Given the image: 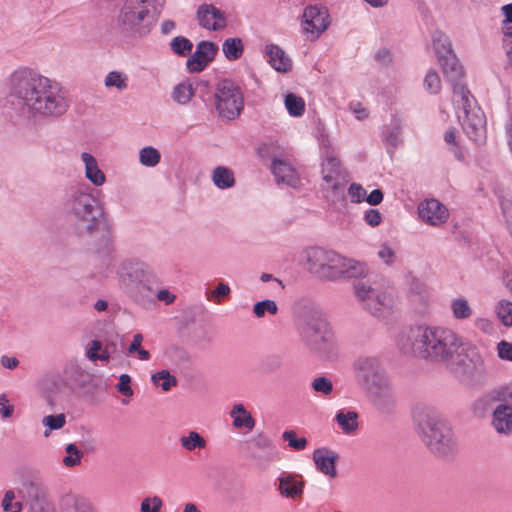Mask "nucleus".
I'll list each match as a JSON object with an SVG mask.
<instances>
[{
	"label": "nucleus",
	"mask_w": 512,
	"mask_h": 512,
	"mask_svg": "<svg viewBox=\"0 0 512 512\" xmlns=\"http://www.w3.org/2000/svg\"><path fill=\"white\" fill-rule=\"evenodd\" d=\"M397 345L406 354L440 364L465 384L482 383L487 375L484 358L477 352L464 353L463 339L453 330L425 324L404 328Z\"/></svg>",
	"instance_id": "1"
},
{
	"label": "nucleus",
	"mask_w": 512,
	"mask_h": 512,
	"mask_svg": "<svg viewBox=\"0 0 512 512\" xmlns=\"http://www.w3.org/2000/svg\"><path fill=\"white\" fill-rule=\"evenodd\" d=\"M7 104L19 116L29 120L54 119L68 110L67 91L30 68L15 70L9 77Z\"/></svg>",
	"instance_id": "2"
},
{
	"label": "nucleus",
	"mask_w": 512,
	"mask_h": 512,
	"mask_svg": "<svg viewBox=\"0 0 512 512\" xmlns=\"http://www.w3.org/2000/svg\"><path fill=\"white\" fill-rule=\"evenodd\" d=\"M68 209L76 218L81 233L100 234L97 252L99 254H110L112 236L104 208L99 200L89 192V187H78L71 192L68 199Z\"/></svg>",
	"instance_id": "3"
},
{
	"label": "nucleus",
	"mask_w": 512,
	"mask_h": 512,
	"mask_svg": "<svg viewBox=\"0 0 512 512\" xmlns=\"http://www.w3.org/2000/svg\"><path fill=\"white\" fill-rule=\"evenodd\" d=\"M164 5L165 0H123L114 20L119 39L132 43L147 36Z\"/></svg>",
	"instance_id": "4"
},
{
	"label": "nucleus",
	"mask_w": 512,
	"mask_h": 512,
	"mask_svg": "<svg viewBox=\"0 0 512 512\" xmlns=\"http://www.w3.org/2000/svg\"><path fill=\"white\" fill-rule=\"evenodd\" d=\"M454 103L461 112L458 118L467 136L476 143L486 138V120L480 107L474 105V98L464 85H454Z\"/></svg>",
	"instance_id": "5"
},
{
	"label": "nucleus",
	"mask_w": 512,
	"mask_h": 512,
	"mask_svg": "<svg viewBox=\"0 0 512 512\" xmlns=\"http://www.w3.org/2000/svg\"><path fill=\"white\" fill-rule=\"evenodd\" d=\"M353 369L361 389L374 403L380 401L384 393V359L382 355L358 357Z\"/></svg>",
	"instance_id": "6"
},
{
	"label": "nucleus",
	"mask_w": 512,
	"mask_h": 512,
	"mask_svg": "<svg viewBox=\"0 0 512 512\" xmlns=\"http://www.w3.org/2000/svg\"><path fill=\"white\" fill-rule=\"evenodd\" d=\"M298 329L302 341L312 351L324 354L335 345V336L329 323L317 313L305 314Z\"/></svg>",
	"instance_id": "7"
},
{
	"label": "nucleus",
	"mask_w": 512,
	"mask_h": 512,
	"mask_svg": "<svg viewBox=\"0 0 512 512\" xmlns=\"http://www.w3.org/2000/svg\"><path fill=\"white\" fill-rule=\"evenodd\" d=\"M213 98L215 110L223 120H235L244 109L241 88L231 79L224 78L216 83Z\"/></svg>",
	"instance_id": "8"
},
{
	"label": "nucleus",
	"mask_w": 512,
	"mask_h": 512,
	"mask_svg": "<svg viewBox=\"0 0 512 512\" xmlns=\"http://www.w3.org/2000/svg\"><path fill=\"white\" fill-rule=\"evenodd\" d=\"M308 270L321 279L335 281L343 268L344 257L333 250L311 247L305 251Z\"/></svg>",
	"instance_id": "9"
},
{
	"label": "nucleus",
	"mask_w": 512,
	"mask_h": 512,
	"mask_svg": "<svg viewBox=\"0 0 512 512\" xmlns=\"http://www.w3.org/2000/svg\"><path fill=\"white\" fill-rule=\"evenodd\" d=\"M441 415L431 406L416 404L412 409V422L416 434L422 443L428 448L438 429L443 422Z\"/></svg>",
	"instance_id": "10"
},
{
	"label": "nucleus",
	"mask_w": 512,
	"mask_h": 512,
	"mask_svg": "<svg viewBox=\"0 0 512 512\" xmlns=\"http://www.w3.org/2000/svg\"><path fill=\"white\" fill-rule=\"evenodd\" d=\"M121 283L131 296H135L136 292L143 289L149 290L146 285L148 280L146 265L136 260L124 261L120 271Z\"/></svg>",
	"instance_id": "11"
},
{
	"label": "nucleus",
	"mask_w": 512,
	"mask_h": 512,
	"mask_svg": "<svg viewBox=\"0 0 512 512\" xmlns=\"http://www.w3.org/2000/svg\"><path fill=\"white\" fill-rule=\"evenodd\" d=\"M428 450L441 458H448L455 454L457 443L453 431L448 423L443 420L437 429Z\"/></svg>",
	"instance_id": "12"
},
{
	"label": "nucleus",
	"mask_w": 512,
	"mask_h": 512,
	"mask_svg": "<svg viewBox=\"0 0 512 512\" xmlns=\"http://www.w3.org/2000/svg\"><path fill=\"white\" fill-rule=\"evenodd\" d=\"M303 30L311 33L312 39H316L329 26V14L326 7L322 5H310L304 9Z\"/></svg>",
	"instance_id": "13"
},
{
	"label": "nucleus",
	"mask_w": 512,
	"mask_h": 512,
	"mask_svg": "<svg viewBox=\"0 0 512 512\" xmlns=\"http://www.w3.org/2000/svg\"><path fill=\"white\" fill-rule=\"evenodd\" d=\"M217 52V44L210 41H200L194 53L187 59L188 71L191 73L202 72L214 60Z\"/></svg>",
	"instance_id": "14"
},
{
	"label": "nucleus",
	"mask_w": 512,
	"mask_h": 512,
	"mask_svg": "<svg viewBox=\"0 0 512 512\" xmlns=\"http://www.w3.org/2000/svg\"><path fill=\"white\" fill-rule=\"evenodd\" d=\"M305 483L301 474L282 472L276 480V490L282 497L297 501L303 497Z\"/></svg>",
	"instance_id": "15"
},
{
	"label": "nucleus",
	"mask_w": 512,
	"mask_h": 512,
	"mask_svg": "<svg viewBox=\"0 0 512 512\" xmlns=\"http://www.w3.org/2000/svg\"><path fill=\"white\" fill-rule=\"evenodd\" d=\"M353 287L357 298L362 302L364 308L373 316L382 318L384 315V304L380 294L362 280L356 281Z\"/></svg>",
	"instance_id": "16"
},
{
	"label": "nucleus",
	"mask_w": 512,
	"mask_h": 512,
	"mask_svg": "<svg viewBox=\"0 0 512 512\" xmlns=\"http://www.w3.org/2000/svg\"><path fill=\"white\" fill-rule=\"evenodd\" d=\"M25 490L30 512H56L42 483L32 481L26 485Z\"/></svg>",
	"instance_id": "17"
},
{
	"label": "nucleus",
	"mask_w": 512,
	"mask_h": 512,
	"mask_svg": "<svg viewBox=\"0 0 512 512\" xmlns=\"http://www.w3.org/2000/svg\"><path fill=\"white\" fill-rule=\"evenodd\" d=\"M196 16L199 25L208 30L218 31L227 25L225 13L212 4L200 5Z\"/></svg>",
	"instance_id": "18"
},
{
	"label": "nucleus",
	"mask_w": 512,
	"mask_h": 512,
	"mask_svg": "<svg viewBox=\"0 0 512 512\" xmlns=\"http://www.w3.org/2000/svg\"><path fill=\"white\" fill-rule=\"evenodd\" d=\"M418 212L420 218L432 226L441 225L448 218L447 208L436 199H429L420 203Z\"/></svg>",
	"instance_id": "19"
},
{
	"label": "nucleus",
	"mask_w": 512,
	"mask_h": 512,
	"mask_svg": "<svg viewBox=\"0 0 512 512\" xmlns=\"http://www.w3.org/2000/svg\"><path fill=\"white\" fill-rule=\"evenodd\" d=\"M322 176L323 180L333 191L341 188L345 176L340 160L336 156L332 154L326 156L322 163Z\"/></svg>",
	"instance_id": "20"
},
{
	"label": "nucleus",
	"mask_w": 512,
	"mask_h": 512,
	"mask_svg": "<svg viewBox=\"0 0 512 512\" xmlns=\"http://www.w3.org/2000/svg\"><path fill=\"white\" fill-rule=\"evenodd\" d=\"M338 459V454L326 447L317 448L313 452L316 469L330 478L337 476L336 464Z\"/></svg>",
	"instance_id": "21"
},
{
	"label": "nucleus",
	"mask_w": 512,
	"mask_h": 512,
	"mask_svg": "<svg viewBox=\"0 0 512 512\" xmlns=\"http://www.w3.org/2000/svg\"><path fill=\"white\" fill-rule=\"evenodd\" d=\"M491 425L498 434H512V407L508 403H499L492 412Z\"/></svg>",
	"instance_id": "22"
},
{
	"label": "nucleus",
	"mask_w": 512,
	"mask_h": 512,
	"mask_svg": "<svg viewBox=\"0 0 512 512\" xmlns=\"http://www.w3.org/2000/svg\"><path fill=\"white\" fill-rule=\"evenodd\" d=\"M271 170L277 183H283L290 187H297L300 183L296 170L286 161L274 158Z\"/></svg>",
	"instance_id": "23"
},
{
	"label": "nucleus",
	"mask_w": 512,
	"mask_h": 512,
	"mask_svg": "<svg viewBox=\"0 0 512 512\" xmlns=\"http://www.w3.org/2000/svg\"><path fill=\"white\" fill-rule=\"evenodd\" d=\"M268 63L278 72H288L292 68L290 58L284 50L276 44H268L265 47Z\"/></svg>",
	"instance_id": "24"
},
{
	"label": "nucleus",
	"mask_w": 512,
	"mask_h": 512,
	"mask_svg": "<svg viewBox=\"0 0 512 512\" xmlns=\"http://www.w3.org/2000/svg\"><path fill=\"white\" fill-rule=\"evenodd\" d=\"M439 63L446 79L451 82L453 89L455 84L463 85L460 82L463 77V69L455 53L449 56H442V58L439 59Z\"/></svg>",
	"instance_id": "25"
},
{
	"label": "nucleus",
	"mask_w": 512,
	"mask_h": 512,
	"mask_svg": "<svg viewBox=\"0 0 512 512\" xmlns=\"http://www.w3.org/2000/svg\"><path fill=\"white\" fill-rule=\"evenodd\" d=\"M359 414L354 410H339L335 415V421L346 435H353L359 428Z\"/></svg>",
	"instance_id": "26"
},
{
	"label": "nucleus",
	"mask_w": 512,
	"mask_h": 512,
	"mask_svg": "<svg viewBox=\"0 0 512 512\" xmlns=\"http://www.w3.org/2000/svg\"><path fill=\"white\" fill-rule=\"evenodd\" d=\"M81 159L85 164L86 178L95 186H101L105 182V174L99 169L97 161L90 153L83 152Z\"/></svg>",
	"instance_id": "27"
},
{
	"label": "nucleus",
	"mask_w": 512,
	"mask_h": 512,
	"mask_svg": "<svg viewBox=\"0 0 512 512\" xmlns=\"http://www.w3.org/2000/svg\"><path fill=\"white\" fill-rule=\"evenodd\" d=\"M367 273L368 268L365 263L344 257L343 268H341V272L339 273V279L365 277Z\"/></svg>",
	"instance_id": "28"
},
{
	"label": "nucleus",
	"mask_w": 512,
	"mask_h": 512,
	"mask_svg": "<svg viewBox=\"0 0 512 512\" xmlns=\"http://www.w3.org/2000/svg\"><path fill=\"white\" fill-rule=\"evenodd\" d=\"M230 416L233 418V425L236 428L245 427L252 430L255 427V419L243 404H235L230 412Z\"/></svg>",
	"instance_id": "29"
},
{
	"label": "nucleus",
	"mask_w": 512,
	"mask_h": 512,
	"mask_svg": "<svg viewBox=\"0 0 512 512\" xmlns=\"http://www.w3.org/2000/svg\"><path fill=\"white\" fill-rule=\"evenodd\" d=\"M433 48L438 56H449L454 53L449 37L442 31H435L432 36Z\"/></svg>",
	"instance_id": "30"
},
{
	"label": "nucleus",
	"mask_w": 512,
	"mask_h": 512,
	"mask_svg": "<svg viewBox=\"0 0 512 512\" xmlns=\"http://www.w3.org/2000/svg\"><path fill=\"white\" fill-rule=\"evenodd\" d=\"M212 180L215 186L220 189H227L235 184L232 170L224 166H218L213 170Z\"/></svg>",
	"instance_id": "31"
},
{
	"label": "nucleus",
	"mask_w": 512,
	"mask_h": 512,
	"mask_svg": "<svg viewBox=\"0 0 512 512\" xmlns=\"http://www.w3.org/2000/svg\"><path fill=\"white\" fill-rule=\"evenodd\" d=\"M179 442L181 447L189 452L202 450L207 446L205 438L196 431H190L187 435L180 437Z\"/></svg>",
	"instance_id": "32"
},
{
	"label": "nucleus",
	"mask_w": 512,
	"mask_h": 512,
	"mask_svg": "<svg viewBox=\"0 0 512 512\" xmlns=\"http://www.w3.org/2000/svg\"><path fill=\"white\" fill-rule=\"evenodd\" d=\"M222 50L228 60H238L243 55V42L240 38H228L223 42Z\"/></svg>",
	"instance_id": "33"
},
{
	"label": "nucleus",
	"mask_w": 512,
	"mask_h": 512,
	"mask_svg": "<svg viewBox=\"0 0 512 512\" xmlns=\"http://www.w3.org/2000/svg\"><path fill=\"white\" fill-rule=\"evenodd\" d=\"M284 103L289 115L293 117L302 116L305 112L304 99L294 93L286 94Z\"/></svg>",
	"instance_id": "34"
},
{
	"label": "nucleus",
	"mask_w": 512,
	"mask_h": 512,
	"mask_svg": "<svg viewBox=\"0 0 512 512\" xmlns=\"http://www.w3.org/2000/svg\"><path fill=\"white\" fill-rule=\"evenodd\" d=\"M160 160V152L152 146H146L139 152V161L143 166L155 167L157 164H159Z\"/></svg>",
	"instance_id": "35"
},
{
	"label": "nucleus",
	"mask_w": 512,
	"mask_h": 512,
	"mask_svg": "<svg viewBox=\"0 0 512 512\" xmlns=\"http://www.w3.org/2000/svg\"><path fill=\"white\" fill-rule=\"evenodd\" d=\"M195 90L190 83L178 84L172 93V98L179 104H187L194 96Z\"/></svg>",
	"instance_id": "36"
},
{
	"label": "nucleus",
	"mask_w": 512,
	"mask_h": 512,
	"mask_svg": "<svg viewBox=\"0 0 512 512\" xmlns=\"http://www.w3.org/2000/svg\"><path fill=\"white\" fill-rule=\"evenodd\" d=\"M170 48L176 55L185 57L190 55L193 48V43L184 36H176L170 42Z\"/></svg>",
	"instance_id": "37"
},
{
	"label": "nucleus",
	"mask_w": 512,
	"mask_h": 512,
	"mask_svg": "<svg viewBox=\"0 0 512 512\" xmlns=\"http://www.w3.org/2000/svg\"><path fill=\"white\" fill-rule=\"evenodd\" d=\"M155 385L161 386L163 391H169L173 386L177 385V379L167 370L156 372L151 377Z\"/></svg>",
	"instance_id": "38"
},
{
	"label": "nucleus",
	"mask_w": 512,
	"mask_h": 512,
	"mask_svg": "<svg viewBox=\"0 0 512 512\" xmlns=\"http://www.w3.org/2000/svg\"><path fill=\"white\" fill-rule=\"evenodd\" d=\"M106 87H116L119 91H123L128 87V77L119 71H111L105 77Z\"/></svg>",
	"instance_id": "39"
},
{
	"label": "nucleus",
	"mask_w": 512,
	"mask_h": 512,
	"mask_svg": "<svg viewBox=\"0 0 512 512\" xmlns=\"http://www.w3.org/2000/svg\"><path fill=\"white\" fill-rule=\"evenodd\" d=\"M451 310L456 319H467L472 315V309L464 298L454 299L451 303Z\"/></svg>",
	"instance_id": "40"
},
{
	"label": "nucleus",
	"mask_w": 512,
	"mask_h": 512,
	"mask_svg": "<svg viewBox=\"0 0 512 512\" xmlns=\"http://www.w3.org/2000/svg\"><path fill=\"white\" fill-rule=\"evenodd\" d=\"M311 388L315 393L327 397L333 392V383L330 378L326 376H319L311 382Z\"/></svg>",
	"instance_id": "41"
},
{
	"label": "nucleus",
	"mask_w": 512,
	"mask_h": 512,
	"mask_svg": "<svg viewBox=\"0 0 512 512\" xmlns=\"http://www.w3.org/2000/svg\"><path fill=\"white\" fill-rule=\"evenodd\" d=\"M65 451L67 455L63 458L62 462L66 467H74L80 464L83 452L76 446V444H68Z\"/></svg>",
	"instance_id": "42"
},
{
	"label": "nucleus",
	"mask_w": 512,
	"mask_h": 512,
	"mask_svg": "<svg viewBox=\"0 0 512 512\" xmlns=\"http://www.w3.org/2000/svg\"><path fill=\"white\" fill-rule=\"evenodd\" d=\"M284 441L288 442L290 448L296 451L304 450L308 444L305 437H298L296 432L293 430H286L282 434Z\"/></svg>",
	"instance_id": "43"
},
{
	"label": "nucleus",
	"mask_w": 512,
	"mask_h": 512,
	"mask_svg": "<svg viewBox=\"0 0 512 512\" xmlns=\"http://www.w3.org/2000/svg\"><path fill=\"white\" fill-rule=\"evenodd\" d=\"M400 131L401 119L398 116H393L391 129L389 131L386 130V143H389L393 147H397L401 143Z\"/></svg>",
	"instance_id": "44"
},
{
	"label": "nucleus",
	"mask_w": 512,
	"mask_h": 512,
	"mask_svg": "<svg viewBox=\"0 0 512 512\" xmlns=\"http://www.w3.org/2000/svg\"><path fill=\"white\" fill-rule=\"evenodd\" d=\"M253 312L256 315V317L261 318L265 316L266 312H268L271 315L277 314L278 307L275 301L265 299L254 304Z\"/></svg>",
	"instance_id": "45"
},
{
	"label": "nucleus",
	"mask_w": 512,
	"mask_h": 512,
	"mask_svg": "<svg viewBox=\"0 0 512 512\" xmlns=\"http://www.w3.org/2000/svg\"><path fill=\"white\" fill-rule=\"evenodd\" d=\"M497 315L505 326H512V302L501 300L497 306Z\"/></svg>",
	"instance_id": "46"
},
{
	"label": "nucleus",
	"mask_w": 512,
	"mask_h": 512,
	"mask_svg": "<svg viewBox=\"0 0 512 512\" xmlns=\"http://www.w3.org/2000/svg\"><path fill=\"white\" fill-rule=\"evenodd\" d=\"M424 86L427 91L436 94L441 89V80L436 71L430 70L424 79Z\"/></svg>",
	"instance_id": "47"
},
{
	"label": "nucleus",
	"mask_w": 512,
	"mask_h": 512,
	"mask_svg": "<svg viewBox=\"0 0 512 512\" xmlns=\"http://www.w3.org/2000/svg\"><path fill=\"white\" fill-rule=\"evenodd\" d=\"M42 423L44 426L48 427L50 431L58 430L66 424V416L63 413L57 415H48L43 418Z\"/></svg>",
	"instance_id": "48"
},
{
	"label": "nucleus",
	"mask_w": 512,
	"mask_h": 512,
	"mask_svg": "<svg viewBox=\"0 0 512 512\" xmlns=\"http://www.w3.org/2000/svg\"><path fill=\"white\" fill-rule=\"evenodd\" d=\"M15 494L12 490H8L2 500V508L5 512H21L22 504L20 502H13Z\"/></svg>",
	"instance_id": "49"
},
{
	"label": "nucleus",
	"mask_w": 512,
	"mask_h": 512,
	"mask_svg": "<svg viewBox=\"0 0 512 512\" xmlns=\"http://www.w3.org/2000/svg\"><path fill=\"white\" fill-rule=\"evenodd\" d=\"M163 505L159 496L147 497L141 503V512H160Z\"/></svg>",
	"instance_id": "50"
},
{
	"label": "nucleus",
	"mask_w": 512,
	"mask_h": 512,
	"mask_svg": "<svg viewBox=\"0 0 512 512\" xmlns=\"http://www.w3.org/2000/svg\"><path fill=\"white\" fill-rule=\"evenodd\" d=\"M348 197L353 203H361L365 200L366 190L361 184L352 183L348 188Z\"/></svg>",
	"instance_id": "51"
},
{
	"label": "nucleus",
	"mask_w": 512,
	"mask_h": 512,
	"mask_svg": "<svg viewBox=\"0 0 512 512\" xmlns=\"http://www.w3.org/2000/svg\"><path fill=\"white\" fill-rule=\"evenodd\" d=\"M131 378L128 374H122L119 377V382L117 384V391L125 397H131L133 395V390L131 388Z\"/></svg>",
	"instance_id": "52"
},
{
	"label": "nucleus",
	"mask_w": 512,
	"mask_h": 512,
	"mask_svg": "<svg viewBox=\"0 0 512 512\" xmlns=\"http://www.w3.org/2000/svg\"><path fill=\"white\" fill-rule=\"evenodd\" d=\"M505 19L504 23V34L508 37H512V3L506 4L501 8Z\"/></svg>",
	"instance_id": "53"
},
{
	"label": "nucleus",
	"mask_w": 512,
	"mask_h": 512,
	"mask_svg": "<svg viewBox=\"0 0 512 512\" xmlns=\"http://www.w3.org/2000/svg\"><path fill=\"white\" fill-rule=\"evenodd\" d=\"M497 354L502 360L512 361V343L500 341L497 344Z\"/></svg>",
	"instance_id": "54"
},
{
	"label": "nucleus",
	"mask_w": 512,
	"mask_h": 512,
	"mask_svg": "<svg viewBox=\"0 0 512 512\" xmlns=\"http://www.w3.org/2000/svg\"><path fill=\"white\" fill-rule=\"evenodd\" d=\"M230 294V287L223 283V282H220L216 287L215 289L212 291V296L214 298V301L218 304L221 303V297H226Z\"/></svg>",
	"instance_id": "55"
},
{
	"label": "nucleus",
	"mask_w": 512,
	"mask_h": 512,
	"mask_svg": "<svg viewBox=\"0 0 512 512\" xmlns=\"http://www.w3.org/2000/svg\"><path fill=\"white\" fill-rule=\"evenodd\" d=\"M102 343L99 340H92L89 348L87 350V357L91 361H97L98 360V354L102 350Z\"/></svg>",
	"instance_id": "56"
},
{
	"label": "nucleus",
	"mask_w": 512,
	"mask_h": 512,
	"mask_svg": "<svg viewBox=\"0 0 512 512\" xmlns=\"http://www.w3.org/2000/svg\"><path fill=\"white\" fill-rule=\"evenodd\" d=\"M367 224L374 227L381 223V213L376 209H369L364 215Z\"/></svg>",
	"instance_id": "57"
},
{
	"label": "nucleus",
	"mask_w": 512,
	"mask_h": 512,
	"mask_svg": "<svg viewBox=\"0 0 512 512\" xmlns=\"http://www.w3.org/2000/svg\"><path fill=\"white\" fill-rule=\"evenodd\" d=\"M502 212L506 219V223L510 234L512 236V202L510 201H502L501 202Z\"/></svg>",
	"instance_id": "58"
},
{
	"label": "nucleus",
	"mask_w": 512,
	"mask_h": 512,
	"mask_svg": "<svg viewBox=\"0 0 512 512\" xmlns=\"http://www.w3.org/2000/svg\"><path fill=\"white\" fill-rule=\"evenodd\" d=\"M383 192L381 189L373 190L369 195L366 194L365 201L370 205H378L383 200Z\"/></svg>",
	"instance_id": "59"
},
{
	"label": "nucleus",
	"mask_w": 512,
	"mask_h": 512,
	"mask_svg": "<svg viewBox=\"0 0 512 512\" xmlns=\"http://www.w3.org/2000/svg\"><path fill=\"white\" fill-rule=\"evenodd\" d=\"M0 362L4 368L11 369V370L15 369L19 365V360L16 357H10L7 355H3L1 357Z\"/></svg>",
	"instance_id": "60"
},
{
	"label": "nucleus",
	"mask_w": 512,
	"mask_h": 512,
	"mask_svg": "<svg viewBox=\"0 0 512 512\" xmlns=\"http://www.w3.org/2000/svg\"><path fill=\"white\" fill-rule=\"evenodd\" d=\"M157 298L160 301H164L166 304H171L175 300V296L171 294L167 289L159 290L157 293Z\"/></svg>",
	"instance_id": "61"
},
{
	"label": "nucleus",
	"mask_w": 512,
	"mask_h": 512,
	"mask_svg": "<svg viewBox=\"0 0 512 512\" xmlns=\"http://www.w3.org/2000/svg\"><path fill=\"white\" fill-rule=\"evenodd\" d=\"M475 324L479 329L486 333H491L493 331L492 323L487 319H478Z\"/></svg>",
	"instance_id": "62"
},
{
	"label": "nucleus",
	"mask_w": 512,
	"mask_h": 512,
	"mask_svg": "<svg viewBox=\"0 0 512 512\" xmlns=\"http://www.w3.org/2000/svg\"><path fill=\"white\" fill-rule=\"evenodd\" d=\"M411 290L417 295L419 296V298L421 300H424L425 296H424V292H425V287L424 285L416 280L413 282L412 286H411Z\"/></svg>",
	"instance_id": "63"
},
{
	"label": "nucleus",
	"mask_w": 512,
	"mask_h": 512,
	"mask_svg": "<svg viewBox=\"0 0 512 512\" xmlns=\"http://www.w3.org/2000/svg\"><path fill=\"white\" fill-rule=\"evenodd\" d=\"M502 403H508L512 407V385L506 386L501 393Z\"/></svg>",
	"instance_id": "64"
}]
</instances>
